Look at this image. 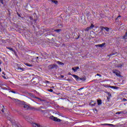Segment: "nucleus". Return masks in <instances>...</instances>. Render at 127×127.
Segmentation results:
<instances>
[{
	"mask_svg": "<svg viewBox=\"0 0 127 127\" xmlns=\"http://www.w3.org/2000/svg\"><path fill=\"white\" fill-rule=\"evenodd\" d=\"M57 68H58V65H57L56 64H50L48 66L49 70H52V69H57Z\"/></svg>",
	"mask_w": 127,
	"mask_h": 127,
	"instance_id": "1",
	"label": "nucleus"
},
{
	"mask_svg": "<svg viewBox=\"0 0 127 127\" xmlns=\"http://www.w3.org/2000/svg\"><path fill=\"white\" fill-rule=\"evenodd\" d=\"M50 119L52 120V121H54V122H58V123H60V122H61V120L57 118V117H55L53 116H50Z\"/></svg>",
	"mask_w": 127,
	"mask_h": 127,
	"instance_id": "2",
	"label": "nucleus"
},
{
	"mask_svg": "<svg viewBox=\"0 0 127 127\" xmlns=\"http://www.w3.org/2000/svg\"><path fill=\"white\" fill-rule=\"evenodd\" d=\"M112 72L114 74H115L116 76L118 77H121V72L117 69H113Z\"/></svg>",
	"mask_w": 127,
	"mask_h": 127,
	"instance_id": "3",
	"label": "nucleus"
},
{
	"mask_svg": "<svg viewBox=\"0 0 127 127\" xmlns=\"http://www.w3.org/2000/svg\"><path fill=\"white\" fill-rule=\"evenodd\" d=\"M32 126L33 127H44L42 125H40V124L36 123H33L32 124Z\"/></svg>",
	"mask_w": 127,
	"mask_h": 127,
	"instance_id": "4",
	"label": "nucleus"
},
{
	"mask_svg": "<svg viewBox=\"0 0 127 127\" xmlns=\"http://www.w3.org/2000/svg\"><path fill=\"white\" fill-rule=\"evenodd\" d=\"M105 45H106V43H104L102 44L96 45L95 46L96 47H100L101 48H102V47H104Z\"/></svg>",
	"mask_w": 127,
	"mask_h": 127,
	"instance_id": "5",
	"label": "nucleus"
},
{
	"mask_svg": "<svg viewBox=\"0 0 127 127\" xmlns=\"http://www.w3.org/2000/svg\"><path fill=\"white\" fill-rule=\"evenodd\" d=\"M23 108H24L25 110H28V109H29V105H28L27 104H25V103H24L23 106H22Z\"/></svg>",
	"mask_w": 127,
	"mask_h": 127,
	"instance_id": "6",
	"label": "nucleus"
},
{
	"mask_svg": "<svg viewBox=\"0 0 127 127\" xmlns=\"http://www.w3.org/2000/svg\"><path fill=\"white\" fill-rule=\"evenodd\" d=\"M90 105H91L92 107H94V106L96 105V101H91Z\"/></svg>",
	"mask_w": 127,
	"mask_h": 127,
	"instance_id": "7",
	"label": "nucleus"
},
{
	"mask_svg": "<svg viewBox=\"0 0 127 127\" xmlns=\"http://www.w3.org/2000/svg\"><path fill=\"white\" fill-rule=\"evenodd\" d=\"M79 69V66L72 67V70L74 71V72H77V70Z\"/></svg>",
	"mask_w": 127,
	"mask_h": 127,
	"instance_id": "8",
	"label": "nucleus"
},
{
	"mask_svg": "<svg viewBox=\"0 0 127 127\" xmlns=\"http://www.w3.org/2000/svg\"><path fill=\"white\" fill-rule=\"evenodd\" d=\"M102 86L105 87V88H111V85L110 84H103Z\"/></svg>",
	"mask_w": 127,
	"mask_h": 127,
	"instance_id": "9",
	"label": "nucleus"
},
{
	"mask_svg": "<svg viewBox=\"0 0 127 127\" xmlns=\"http://www.w3.org/2000/svg\"><path fill=\"white\" fill-rule=\"evenodd\" d=\"M123 114H125V112L124 111H120L116 113V115H123Z\"/></svg>",
	"mask_w": 127,
	"mask_h": 127,
	"instance_id": "10",
	"label": "nucleus"
},
{
	"mask_svg": "<svg viewBox=\"0 0 127 127\" xmlns=\"http://www.w3.org/2000/svg\"><path fill=\"white\" fill-rule=\"evenodd\" d=\"M103 126H110V127H116L115 125H113V124H103Z\"/></svg>",
	"mask_w": 127,
	"mask_h": 127,
	"instance_id": "11",
	"label": "nucleus"
},
{
	"mask_svg": "<svg viewBox=\"0 0 127 127\" xmlns=\"http://www.w3.org/2000/svg\"><path fill=\"white\" fill-rule=\"evenodd\" d=\"M51 1H52V2H53L55 4H58V1L56 0H51Z\"/></svg>",
	"mask_w": 127,
	"mask_h": 127,
	"instance_id": "12",
	"label": "nucleus"
},
{
	"mask_svg": "<svg viewBox=\"0 0 127 127\" xmlns=\"http://www.w3.org/2000/svg\"><path fill=\"white\" fill-rule=\"evenodd\" d=\"M97 104H98V106H100V105H102V100H101V99L98 100Z\"/></svg>",
	"mask_w": 127,
	"mask_h": 127,
	"instance_id": "13",
	"label": "nucleus"
},
{
	"mask_svg": "<svg viewBox=\"0 0 127 127\" xmlns=\"http://www.w3.org/2000/svg\"><path fill=\"white\" fill-rule=\"evenodd\" d=\"M24 64H25V65H26V66H27L28 67H32V64L25 63H24Z\"/></svg>",
	"mask_w": 127,
	"mask_h": 127,
	"instance_id": "14",
	"label": "nucleus"
},
{
	"mask_svg": "<svg viewBox=\"0 0 127 127\" xmlns=\"http://www.w3.org/2000/svg\"><path fill=\"white\" fill-rule=\"evenodd\" d=\"M6 48L7 49H8L9 50H10L11 51H12V52H13V51H14V50H13V49L12 48L6 47Z\"/></svg>",
	"mask_w": 127,
	"mask_h": 127,
	"instance_id": "15",
	"label": "nucleus"
},
{
	"mask_svg": "<svg viewBox=\"0 0 127 127\" xmlns=\"http://www.w3.org/2000/svg\"><path fill=\"white\" fill-rule=\"evenodd\" d=\"M124 65V64H120L117 65V67L118 68H121V67H123V65Z\"/></svg>",
	"mask_w": 127,
	"mask_h": 127,
	"instance_id": "16",
	"label": "nucleus"
},
{
	"mask_svg": "<svg viewBox=\"0 0 127 127\" xmlns=\"http://www.w3.org/2000/svg\"><path fill=\"white\" fill-rule=\"evenodd\" d=\"M57 64H59V65H64V63L61 62H60V61H57Z\"/></svg>",
	"mask_w": 127,
	"mask_h": 127,
	"instance_id": "17",
	"label": "nucleus"
},
{
	"mask_svg": "<svg viewBox=\"0 0 127 127\" xmlns=\"http://www.w3.org/2000/svg\"><path fill=\"white\" fill-rule=\"evenodd\" d=\"M17 69L18 70H21V71H24V68H22V67H20L19 66H18Z\"/></svg>",
	"mask_w": 127,
	"mask_h": 127,
	"instance_id": "18",
	"label": "nucleus"
},
{
	"mask_svg": "<svg viewBox=\"0 0 127 127\" xmlns=\"http://www.w3.org/2000/svg\"><path fill=\"white\" fill-rule=\"evenodd\" d=\"M72 76H73V77H74V78H75V79L76 80H78L79 79V76H78V75L73 74V75H72Z\"/></svg>",
	"mask_w": 127,
	"mask_h": 127,
	"instance_id": "19",
	"label": "nucleus"
},
{
	"mask_svg": "<svg viewBox=\"0 0 127 127\" xmlns=\"http://www.w3.org/2000/svg\"><path fill=\"white\" fill-rule=\"evenodd\" d=\"M127 32L125 33V34L123 36V38L124 39H127Z\"/></svg>",
	"mask_w": 127,
	"mask_h": 127,
	"instance_id": "20",
	"label": "nucleus"
},
{
	"mask_svg": "<svg viewBox=\"0 0 127 127\" xmlns=\"http://www.w3.org/2000/svg\"><path fill=\"white\" fill-rule=\"evenodd\" d=\"M104 29H105L106 31H109V30H110V29L108 27H104Z\"/></svg>",
	"mask_w": 127,
	"mask_h": 127,
	"instance_id": "21",
	"label": "nucleus"
},
{
	"mask_svg": "<svg viewBox=\"0 0 127 127\" xmlns=\"http://www.w3.org/2000/svg\"><path fill=\"white\" fill-rule=\"evenodd\" d=\"M80 80H82V81H85L86 80V78L85 77H81L79 78Z\"/></svg>",
	"mask_w": 127,
	"mask_h": 127,
	"instance_id": "22",
	"label": "nucleus"
},
{
	"mask_svg": "<svg viewBox=\"0 0 127 127\" xmlns=\"http://www.w3.org/2000/svg\"><path fill=\"white\" fill-rule=\"evenodd\" d=\"M110 88H112L113 89H119V87H116V86H111L110 87Z\"/></svg>",
	"mask_w": 127,
	"mask_h": 127,
	"instance_id": "23",
	"label": "nucleus"
},
{
	"mask_svg": "<svg viewBox=\"0 0 127 127\" xmlns=\"http://www.w3.org/2000/svg\"><path fill=\"white\" fill-rule=\"evenodd\" d=\"M55 31L56 32H60V31H61V29H56V30H55Z\"/></svg>",
	"mask_w": 127,
	"mask_h": 127,
	"instance_id": "24",
	"label": "nucleus"
},
{
	"mask_svg": "<svg viewBox=\"0 0 127 127\" xmlns=\"http://www.w3.org/2000/svg\"><path fill=\"white\" fill-rule=\"evenodd\" d=\"M90 29H91V28L89 27H88L87 28H86V29L85 30V31H88V30H90Z\"/></svg>",
	"mask_w": 127,
	"mask_h": 127,
	"instance_id": "25",
	"label": "nucleus"
},
{
	"mask_svg": "<svg viewBox=\"0 0 127 127\" xmlns=\"http://www.w3.org/2000/svg\"><path fill=\"white\" fill-rule=\"evenodd\" d=\"M108 97H112V94L110 92H107Z\"/></svg>",
	"mask_w": 127,
	"mask_h": 127,
	"instance_id": "26",
	"label": "nucleus"
},
{
	"mask_svg": "<svg viewBox=\"0 0 127 127\" xmlns=\"http://www.w3.org/2000/svg\"><path fill=\"white\" fill-rule=\"evenodd\" d=\"M2 109L1 110V112L2 113H3L4 112V110H5V108H4V106H2Z\"/></svg>",
	"mask_w": 127,
	"mask_h": 127,
	"instance_id": "27",
	"label": "nucleus"
},
{
	"mask_svg": "<svg viewBox=\"0 0 127 127\" xmlns=\"http://www.w3.org/2000/svg\"><path fill=\"white\" fill-rule=\"evenodd\" d=\"M89 27L90 28H93V27H95V25H94L93 24H92Z\"/></svg>",
	"mask_w": 127,
	"mask_h": 127,
	"instance_id": "28",
	"label": "nucleus"
},
{
	"mask_svg": "<svg viewBox=\"0 0 127 127\" xmlns=\"http://www.w3.org/2000/svg\"><path fill=\"white\" fill-rule=\"evenodd\" d=\"M96 75L97 76H99V77H102V75H101V74H99V73H97V74H96Z\"/></svg>",
	"mask_w": 127,
	"mask_h": 127,
	"instance_id": "29",
	"label": "nucleus"
},
{
	"mask_svg": "<svg viewBox=\"0 0 127 127\" xmlns=\"http://www.w3.org/2000/svg\"><path fill=\"white\" fill-rule=\"evenodd\" d=\"M45 83L46 84H47V83H50V82H49V81H48V80H46V81H45Z\"/></svg>",
	"mask_w": 127,
	"mask_h": 127,
	"instance_id": "30",
	"label": "nucleus"
},
{
	"mask_svg": "<svg viewBox=\"0 0 127 127\" xmlns=\"http://www.w3.org/2000/svg\"><path fill=\"white\" fill-rule=\"evenodd\" d=\"M11 93H13V94H16V92L13 90L11 91Z\"/></svg>",
	"mask_w": 127,
	"mask_h": 127,
	"instance_id": "31",
	"label": "nucleus"
},
{
	"mask_svg": "<svg viewBox=\"0 0 127 127\" xmlns=\"http://www.w3.org/2000/svg\"><path fill=\"white\" fill-rule=\"evenodd\" d=\"M110 99H111V97H107V100H108V102H110Z\"/></svg>",
	"mask_w": 127,
	"mask_h": 127,
	"instance_id": "32",
	"label": "nucleus"
},
{
	"mask_svg": "<svg viewBox=\"0 0 127 127\" xmlns=\"http://www.w3.org/2000/svg\"><path fill=\"white\" fill-rule=\"evenodd\" d=\"M83 89H84V87H81V88L78 89V91H81V90H83Z\"/></svg>",
	"mask_w": 127,
	"mask_h": 127,
	"instance_id": "33",
	"label": "nucleus"
},
{
	"mask_svg": "<svg viewBox=\"0 0 127 127\" xmlns=\"http://www.w3.org/2000/svg\"><path fill=\"white\" fill-rule=\"evenodd\" d=\"M0 2H1L2 4H3V1L2 0H0Z\"/></svg>",
	"mask_w": 127,
	"mask_h": 127,
	"instance_id": "34",
	"label": "nucleus"
},
{
	"mask_svg": "<svg viewBox=\"0 0 127 127\" xmlns=\"http://www.w3.org/2000/svg\"><path fill=\"white\" fill-rule=\"evenodd\" d=\"M29 17V19L31 20H32V19H33V18L32 17V16H30Z\"/></svg>",
	"mask_w": 127,
	"mask_h": 127,
	"instance_id": "35",
	"label": "nucleus"
},
{
	"mask_svg": "<svg viewBox=\"0 0 127 127\" xmlns=\"http://www.w3.org/2000/svg\"><path fill=\"white\" fill-rule=\"evenodd\" d=\"M101 30H104V29H105V27H101Z\"/></svg>",
	"mask_w": 127,
	"mask_h": 127,
	"instance_id": "36",
	"label": "nucleus"
},
{
	"mask_svg": "<svg viewBox=\"0 0 127 127\" xmlns=\"http://www.w3.org/2000/svg\"><path fill=\"white\" fill-rule=\"evenodd\" d=\"M36 99H38L39 101H42V100H41V99L38 97H36Z\"/></svg>",
	"mask_w": 127,
	"mask_h": 127,
	"instance_id": "37",
	"label": "nucleus"
},
{
	"mask_svg": "<svg viewBox=\"0 0 127 127\" xmlns=\"http://www.w3.org/2000/svg\"><path fill=\"white\" fill-rule=\"evenodd\" d=\"M49 91L50 92H53V89H50V90H49Z\"/></svg>",
	"mask_w": 127,
	"mask_h": 127,
	"instance_id": "38",
	"label": "nucleus"
},
{
	"mask_svg": "<svg viewBox=\"0 0 127 127\" xmlns=\"http://www.w3.org/2000/svg\"><path fill=\"white\" fill-rule=\"evenodd\" d=\"M119 17H122V16H121V15H120L119 16H118L117 17V18H116V19H118V18H119Z\"/></svg>",
	"mask_w": 127,
	"mask_h": 127,
	"instance_id": "39",
	"label": "nucleus"
},
{
	"mask_svg": "<svg viewBox=\"0 0 127 127\" xmlns=\"http://www.w3.org/2000/svg\"><path fill=\"white\" fill-rule=\"evenodd\" d=\"M2 77L4 79H6V77L4 75H2Z\"/></svg>",
	"mask_w": 127,
	"mask_h": 127,
	"instance_id": "40",
	"label": "nucleus"
},
{
	"mask_svg": "<svg viewBox=\"0 0 127 127\" xmlns=\"http://www.w3.org/2000/svg\"><path fill=\"white\" fill-rule=\"evenodd\" d=\"M123 101H124V102H126V101H127V99H126V98H123Z\"/></svg>",
	"mask_w": 127,
	"mask_h": 127,
	"instance_id": "41",
	"label": "nucleus"
},
{
	"mask_svg": "<svg viewBox=\"0 0 127 127\" xmlns=\"http://www.w3.org/2000/svg\"><path fill=\"white\" fill-rule=\"evenodd\" d=\"M114 54H111L109 56H113V55H114Z\"/></svg>",
	"mask_w": 127,
	"mask_h": 127,
	"instance_id": "42",
	"label": "nucleus"
},
{
	"mask_svg": "<svg viewBox=\"0 0 127 127\" xmlns=\"http://www.w3.org/2000/svg\"><path fill=\"white\" fill-rule=\"evenodd\" d=\"M2 73L3 75H4V76L5 75V73L3 71L2 72Z\"/></svg>",
	"mask_w": 127,
	"mask_h": 127,
	"instance_id": "43",
	"label": "nucleus"
},
{
	"mask_svg": "<svg viewBox=\"0 0 127 127\" xmlns=\"http://www.w3.org/2000/svg\"><path fill=\"white\" fill-rule=\"evenodd\" d=\"M94 111H96V112H98V110H97V109H94Z\"/></svg>",
	"mask_w": 127,
	"mask_h": 127,
	"instance_id": "44",
	"label": "nucleus"
},
{
	"mask_svg": "<svg viewBox=\"0 0 127 127\" xmlns=\"http://www.w3.org/2000/svg\"><path fill=\"white\" fill-rule=\"evenodd\" d=\"M62 78H64V75H61Z\"/></svg>",
	"mask_w": 127,
	"mask_h": 127,
	"instance_id": "45",
	"label": "nucleus"
},
{
	"mask_svg": "<svg viewBox=\"0 0 127 127\" xmlns=\"http://www.w3.org/2000/svg\"><path fill=\"white\" fill-rule=\"evenodd\" d=\"M0 72H1V68L0 67Z\"/></svg>",
	"mask_w": 127,
	"mask_h": 127,
	"instance_id": "46",
	"label": "nucleus"
},
{
	"mask_svg": "<svg viewBox=\"0 0 127 127\" xmlns=\"http://www.w3.org/2000/svg\"><path fill=\"white\" fill-rule=\"evenodd\" d=\"M68 75H71V73H70V72H69V73H68Z\"/></svg>",
	"mask_w": 127,
	"mask_h": 127,
	"instance_id": "47",
	"label": "nucleus"
},
{
	"mask_svg": "<svg viewBox=\"0 0 127 127\" xmlns=\"http://www.w3.org/2000/svg\"><path fill=\"white\" fill-rule=\"evenodd\" d=\"M38 58H39L38 57H36V59H37V60L38 59Z\"/></svg>",
	"mask_w": 127,
	"mask_h": 127,
	"instance_id": "48",
	"label": "nucleus"
}]
</instances>
